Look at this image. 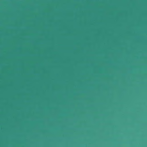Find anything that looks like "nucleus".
Masks as SVG:
<instances>
[{
	"label": "nucleus",
	"instance_id": "obj_1",
	"mask_svg": "<svg viewBox=\"0 0 147 147\" xmlns=\"http://www.w3.org/2000/svg\"><path fill=\"white\" fill-rule=\"evenodd\" d=\"M97 47L99 49V104H101V0H99V47Z\"/></svg>",
	"mask_w": 147,
	"mask_h": 147
},
{
	"label": "nucleus",
	"instance_id": "obj_2",
	"mask_svg": "<svg viewBox=\"0 0 147 147\" xmlns=\"http://www.w3.org/2000/svg\"><path fill=\"white\" fill-rule=\"evenodd\" d=\"M101 47L102 49H103V47Z\"/></svg>",
	"mask_w": 147,
	"mask_h": 147
},
{
	"label": "nucleus",
	"instance_id": "obj_3",
	"mask_svg": "<svg viewBox=\"0 0 147 147\" xmlns=\"http://www.w3.org/2000/svg\"><path fill=\"white\" fill-rule=\"evenodd\" d=\"M101 92H103V91L102 90Z\"/></svg>",
	"mask_w": 147,
	"mask_h": 147
}]
</instances>
